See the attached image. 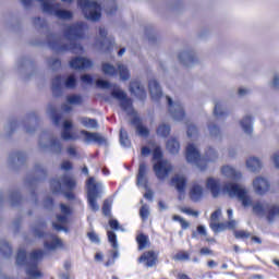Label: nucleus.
I'll list each match as a JSON object with an SVG mask.
<instances>
[{
  "mask_svg": "<svg viewBox=\"0 0 279 279\" xmlns=\"http://www.w3.org/2000/svg\"><path fill=\"white\" fill-rule=\"evenodd\" d=\"M47 45L49 49L56 51V53H62V51H70L71 53H82L84 47L82 44L70 40V44H62L60 37L54 33H49L46 36Z\"/></svg>",
  "mask_w": 279,
  "mask_h": 279,
  "instance_id": "nucleus-1",
  "label": "nucleus"
},
{
  "mask_svg": "<svg viewBox=\"0 0 279 279\" xmlns=\"http://www.w3.org/2000/svg\"><path fill=\"white\" fill-rule=\"evenodd\" d=\"M35 175L28 174L25 179V184L28 186L31 191L32 199L35 206H38V193H36V187L39 182H45L47 180V170L40 166V163H36L34 166Z\"/></svg>",
  "mask_w": 279,
  "mask_h": 279,
  "instance_id": "nucleus-2",
  "label": "nucleus"
},
{
  "mask_svg": "<svg viewBox=\"0 0 279 279\" xmlns=\"http://www.w3.org/2000/svg\"><path fill=\"white\" fill-rule=\"evenodd\" d=\"M86 189L88 206L93 213H97L99 210V204H97V199H101V195L104 193V183L96 182L95 178L90 177L86 181Z\"/></svg>",
  "mask_w": 279,
  "mask_h": 279,
  "instance_id": "nucleus-3",
  "label": "nucleus"
},
{
  "mask_svg": "<svg viewBox=\"0 0 279 279\" xmlns=\"http://www.w3.org/2000/svg\"><path fill=\"white\" fill-rule=\"evenodd\" d=\"M77 5L81 8L83 16L86 19V21L97 23V21L101 19V4H99L97 1L78 0Z\"/></svg>",
  "mask_w": 279,
  "mask_h": 279,
  "instance_id": "nucleus-4",
  "label": "nucleus"
},
{
  "mask_svg": "<svg viewBox=\"0 0 279 279\" xmlns=\"http://www.w3.org/2000/svg\"><path fill=\"white\" fill-rule=\"evenodd\" d=\"M62 84L64 88L73 89L77 86V77L74 74H71L69 76L57 75L52 78L51 90L53 97H62Z\"/></svg>",
  "mask_w": 279,
  "mask_h": 279,
  "instance_id": "nucleus-5",
  "label": "nucleus"
},
{
  "mask_svg": "<svg viewBox=\"0 0 279 279\" xmlns=\"http://www.w3.org/2000/svg\"><path fill=\"white\" fill-rule=\"evenodd\" d=\"M222 191L228 193L230 197H238L244 208L252 206V198L247 195V190L241 187L238 183H227L223 185Z\"/></svg>",
  "mask_w": 279,
  "mask_h": 279,
  "instance_id": "nucleus-6",
  "label": "nucleus"
},
{
  "mask_svg": "<svg viewBox=\"0 0 279 279\" xmlns=\"http://www.w3.org/2000/svg\"><path fill=\"white\" fill-rule=\"evenodd\" d=\"M45 257V251L35 250L29 254L28 267L25 269L26 276L31 278H43V271L38 269V262Z\"/></svg>",
  "mask_w": 279,
  "mask_h": 279,
  "instance_id": "nucleus-7",
  "label": "nucleus"
},
{
  "mask_svg": "<svg viewBox=\"0 0 279 279\" xmlns=\"http://www.w3.org/2000/svg\"><path fill=\"white\" fill-rule=\"evenodd\" d=\"M136 184L137 186H143V189H145V199H148V202H154V192L149 190V179L147 178V163H145V161L141 162L138 166Z\"/></svg>",
  "mask_w": 279,
  "mask_h": 279,
  "instance_id": "nucleus-8",
  "label": "nucleus"
},
{
  "mask_svg": "<svg viewBox=\"0 0 279 279\" xmlns=\"http://www.w3.org/2000/svg\"><path fill=\"white\" fill-rule=\"evenodd\" d=\"M50 143H44L43 141H49ZM38 145L40 149H50L52 154H56L57 156H60L62 154V143L58 138H51V134L49 131H43L39 135V142Z\"/></svg>",
  "mask_w": 279,
  "mask_h": 279,
  "instance_id": "nucleus-9",
  "label": "nucleus"
},
{
  "mask_svg": "<svg viewBox=\"0 0 279 279\" xmlns=\"http://www.w3.org/2000/svg\"><path fill=\"white\" fill-rule=\"evenodd\" d=\"M86 29H88V24L85 22H76L65 28L64 38H66V40H82Z\"/></svg>",
  "mask_w": 279,
  "mask_h": 279,
  "instance_id": "nucleus-10",
  "label": "nucleus"
},
{
  "mask_svg": "<svg viewBox=\"0 0 279 279\" xmlns=\"http://www.w3.org/2000/svg\"><path fill=\"white\" fill-rule=\"evenodd\" d=\"M99 36L100 38H104V40L96 39L95 47L99 48L104 53H109V51H112L114 47V37H108V31H106L104 27L99 28Z\"/></svg>",
  "mask_w": 279,
  "mask_h": 279,
  "instance_id": "nucleus-11",
  "label": "nucleus"
},
{
  "mask_svg": "<svg viewBox=\"0 0 279 279\" xmlns=\"http://www.w3.org/2000/svg\"><path fill=\"white\" fill-rule=\"evenodd\" d=\"M61 182L63 184V187L66 189V191L63 190L61 195H63L69 202L75 201V193H73V191H75L77 186V182L75 181V179H73L69 174H63Z\"/></svg>",
  "mask_w": 279,
  "mask_h": 279,
  "instance_id": "nucleus-12",
  "label": "nucleus"
},
{
  "mask_svg": "<svg viewBox=\"0 0 279 279\" xmlns=\"http://www.w3.org/2000/svg\"><path fill=\"white\" fill-rule=\"evenodd\" d=\"M167 101H168L170 117H172L174 121H184V118L186 117L184 107L178 101L173 102V99H171V97L169 96H167Z\"/></svg>",
  "mask_w": 279,
  "mask_h": 279,
  "instance_id": "nucleus-13",
  "label": "nucleus"
},
{
  "mask_svg": "<svg viewBox=\"0 0 279 279\" xmlns=\"http://www.w3.org/2000/svg\"><path fill=\"white\" fill-rule=\"evenodd\" d=\"M111 97L120 101V108L121 110H124V112H128V110L132 109V98H129L128 94H125L121 88H113L111 90Z\"/></svg>",
  "mask_w": 279,
  "mask_h": 279,
  "instance_id": "nucleus-14",
  "label": "nucleus"
},
{
  "mask_svg": "<svg viewBox=\"0 0 279 279\" xmlns=\"http://www.w3.org/2000/svg\"><path fill=\"white\" fill-rule=\"evenodd\" d=\"M22 124L26 134H34V132H36V128L40 125V118L36 114V112H31L26 114Z\"/></svg>",
  "mask_w": 279,
  "mask_h": 279,
  "instance_id": "nucleus-15",
  "label": "nucleus"
},
{
  "mask_svg": "<svg viewBox=\"0 0 279 279\" xmlns=\"http://www.w3.org/2000/svg\"><path fill=\"white\" fill-rule=\"evenodd\" d=\"M27 161V154L24 151H13L9 155V167L14 171L23 167Z\"/></svg>",
  "mask_w": 279,
  "mask_h": 279,
  "instance_id": "nucleus-16",
  "label": "nucleus"
},
{
  "mask_svg": "<svg viewBox=\"0 0 279 279\" xmlns=\"http://www.w3.org/2000/svg\"><path fill=\"white\" fill-rule=\"evenodd\" d=\"M178 58L180 64H182L183 66H193V64H197V62H199L197 56H195V50L193 49L180 52Z\"/></svg>",
  "mask_w": 279,
  "mask_h": 279,
  "instance_id": "nucleus-17",
  "label": "nucleus"
},
{
  "mask_svg": "<svg viewBox=\"0 0 279 279\" xmlns=\"http://www.w3.org/2000/svg\"><path fill=\"white\" fill-rule=\"evenodd\" d=\"M153 171L157 180H165L171 172V167H167V161H156L153 165Z\"/></svg>",
  "mask_w": 279,
  "mask_h": 279,
  "instance_id": "nucleus-18",
  "label": "nucleus"
},
{
  "mask_svg": "<svg viewBox=\"0 0 279 279\" xmlns=\"http://www.w3.org/2000/svg\"><path fill=\"white\" fill-rule=\"evenodd\" d=\"M138 263H143L144 267H155L158 264V256L155 251H145L138 258Z\"/></svg>",
  "mask_w": 279,
  "mask_h": 279,
  "instance_id": "nucleus-19",
  "label": "nucleus"
},
{
  "mask_svg": "<svg viewBox=\"0 0 279 279\" xmlns=\"http://www.w3.org/2000/svg\"><path fill=\"white\" fill-rule=\"evenodd\" d=\"M69 64L70 69H74V71H84V69L93 66V61L84 57H74Z\"/></svg>",
  "mask_w": 279,
  "mask_h": 279,
  "instance_id": "nucleus-20",
  "label": "nucleus"
},
{
  "mask_svg": "<svg viewBox=\"0 0 279 279\" xmlns=\"http://www.w3.org/2000/svg\"><path fill=\"white\" fill-rule=\"evenodd\" d=\"M129 88L130 93H132V95H135V97L140 99V101H145V99H147V92H145V87L142 86L141 81H132Z\"/></svg>",
  "mask_w": 279,
  "mask_h": 279,
  "instance_id": "nucleus-21",
  "label": "nucleus"
},
{
  "mask_svg": "<svg viewBox=\"0 0 279 279\" xmlns=\"http://www.w3.org/2000/svg\"><path fill=\"white\" fill-rule=\"evenodd\" d=\"M81 134L85 136V143H97L98 145H106L108 143V140L99 135V133H90L86 130H82Z\"/></svg>",
  "mask_w": 279,
  "mask_h": 279,
  "instance_id": "nucleus-22",
  "label": "nucleus"
},
{
  "mask_svg": "<svg viewBox=\"0 0 279 279\" xmlns=\"http://www.w3.org/2000/svg\"><path fill=\"white\" fill-rule=\"evenodd\" d=\"M148 89L150 93V97L153 101H160L162 98V87H160V83L156 80H150L148 82Z\"/></svg>",
  "mask_w": 279,
  "mask_h": 279,
  "instance_id": "nucleus-23",
  "label": "nucleus"
},
{
  "mask_svg": "<svg viewBox=\"0 0 279 279\" xmlns=\"http://www.w3.org/2000/svg\"><path fill=\"white\" fill-rule=\"evenodd\" d=\"M202 158V154H199V150H197V147H195V144H189L185 151V160L186 162H190V165H195L197 160Z\"/></svg>",
  "mask_w": 279,
  "mask_h": 279,
  "instance_id": "nucleus-24",
  "label": "nucleus"
},
{
  "mask_svg": "<svg viewBox=\"0 0 279 279\" xmlns=\"http://www.w3.org/2000/svg\"><path fill=\"white\" fill-rule=\"evenodd\" d=\"M131 125L136 129V132L140 136L147 138L149 136V129L143 124V120L138 116H134L131 119Z\"/></svg>",
  "mask_w": 279,
  "mask_h": 279,
  "instance_id": "nucleus-25",
  "label": "nucleus"
},
{
  "mask_svg": "<svg viewBox=\"0 0 279 279\" xmlns=\"http://www.w3.org/2000/svg\"><path fill=\"white\" fill-rule=\"evenodd\" d=\"M253 186L257 195H265L269 191V181L263 177H258L253 181Z\"/></svg>",
  "mask_w": 279,
  "mask_h": 279,
  "instance_id": "nucleus-26",
  "label": "nucleus"
},
{
  "mask_svg": "<svg viewBox=\"0 0 279 279\" xmlns=\"http://www.w3.org/2000/svg\"><path fill=\"white\" fill-rule=\"evenodd\" d=\"M171 186H174V189L180 193V195L186 193V178L175 174L171 181Z\"/></svg>",
  "mask_w": 279,
  "mask_h": 279,
  "instance_id": "nucleus-27",
  "label": "nucleus"
},
{
  "mask_svg": "<svg viewBox=\"0 0 279 279\" xmlns=\"http://www.w3.org/2000/svg\"><path fill=\"white\" fill-rule=\"evenodd\" d=\"M206 187L210 191L213 197H219V194L221 193V183L219 180H216L213 177L208 178Z\"/></svg>",
  "mask_w": 279,
  "mask_h": 279,
  "instance_id": "nucleus-28",
  "label": "nucleus"
},
{
  "mask_svg": "<svg viewBox=\"0 0 279 279\" xmlns=\"http://www.w3.org/2000/svg\"><path fill=\"white\" fill-rule=\"evenodd\" d=\"M49 184L52 195H62V193H64V187H62V185L64 186V184L62 183V181H60V179L52 178L50 179Z\"/></svg>",
  "mask_w": 279,
  "mask_h": 279,
  "instance_id": "nucleus-29",
  "label": "nucleus"
},
{
  "mask_svg": "<svg viewBox=\"0 0 279 279\" xmlns=\"http://www.w3.org/2000/svg\"><path fill=\"white\" fill-rule=\"evenodd\" d=\"M9 202L12 208H19L23 203V195L19 190H12L9 194Z\"/></svg>",
  "mask_w": 279,
  "mask_h": 279,
  "instance_id": "nucleus-30",
  "label": "nucleus"
},
{
  "mask_svg": "<svg viewBox=\"0 0 279 279\" xmlns=\"http://www.w3.org/2000/svg\"><path fill=\"white\" fill-rule=\"evenodd\" d=\"M45 228H47V221L39 219L36 221L35 226L32 227V232L35 236H38V239H43L45 236Z\"/></svg>",
  "mask_w": 279,
  "mask_h": 279,
  "instance_id": "nucleus-31",
  "label": "nucleus"
},
{
  "mask_svg": "<svg viewBox=\"0 0 279 279\" xmlns=\"http://www.w3.org/2000/svg\"><path fill=\"white\" fill-rule=\"evenodd\" d=\"M204 197V189H202V185L195 184L191 187L190 190V198L194 202L197 203L199 199Z\"/></svg>",
  "mask_w": 279,
  "mask_h": 279,
  "instance_id": "nucleus-32",
  "label": "nucleus"
},
{
  "mask_svg": "<svg viewBox=\"0 0 279 279\" xmlns=\"http://www.w3.org/2000/svg\"><path fill=\"white\" fill-rule=\"evenodd\" d=\"M240 125L245 134H252L254 125V117L246 116L240 121Z\"/></svg>",
  "mask_w": 279,
  "mask_h": 279,
  "instance_id": "nucleus-33",
  "label": "nucleus"
},
{
  "mask_svg": "<svg viewBox=\"0 0 279 279\" xmlns=\"http://www.w3.org/2000/svg\"><path fill=\"white\" fill-rule=\"evenodd\" d=\"M15 264L17 267H29V260H27V251L25 250H19L16 257H15Z\"/></svg>",
  "mask_w": 279,
  "mask_h": 279,
  "instance_id": "nucleus-34",
  "label": "nucleus"
},
{
  "mask_svg": "<svg viewBox=\"0 0 279 279\" xmlns=\"http://www.w3.org/2000/svg\"><path fill=\"white\" fill-rule=\"evenodd\" d=\"M221 173L231 180H241V172H236V170L230 166H223L221 168Z\"/></svg>",
  "mask_w": 279,
  "mask_h": 279,
  "instance_id": "nucleus-35",
  "label": "nucleus"
},
{
  "mask_svg": "<svg viewBox=\"0 0 279 279\" xmlns=\"http://www.w3.org/2000/svg\"><path fill=\"white\" fill-rule=\"evenodd\" d=\"M246 167L252 171L253 173H256L263 169V163L260 160L256 157H251L246 160Z\"/></svg>",
  "mask_w": 279,
  "mask_h": 279,
  "instance_id": "nucleus-36",
  "label": "nucleus"
},
{
  "mask_svg": "<svg viewBox=\"0 0 279 279\" xmlns=\"http://www.w3.org/2000/svg\"><path fill=\"white\" fill-rule=\"evenodd\" d=\"M166 148L172 155L180 154V142L175 137H170L166 143Z\"/></svg>",
  "mask_w": 279,
  "mask_h": 279,
  "instance_id": "nucleus-37",
  "label": "nucleus"
},
{
  "mask_svg": "<svg viewBox=\"0 0 279 279\" xmlns=\"http://www.w3.org/2000/svg\"><path fill=\"white\" fill-rule=\"evenodd\" d=\"M48 112L52 119V123H54V125H60V121H62V114L58 113V109H56V106H53L52 104L48 105Z\"/></svg>",
  "mask_w": 279,
  "mask_h": 279,
  "instance_id": "nucleus-38",
  "label": "nucleus"
},
{
  "mask_svg": "<svg viewBox=\"0 0 279 279\" xmlns=\"http://www.w3.org/2000/svg\"><path fill=\"white\" fill-rule=\"evenodd\" d=\"M54 16H57V19H60L61 21H71L73 19V11L60 9V7H58Z\"/></svg>",
  "mask_w": 279,
  "mask_h": 279,
  "instance_id": "nucleus-39",
  "label": "nucleus"
},
{
  "mask_svg": "<svg viewBox=\"0 0 279 279\" xmlns=\"http://www.w3.org/2000/svg\"><path fill=\"white\" fill-rule=\"evenodd\" d=\"M0 254L3 258H10L12 256V246L5 240H0Z\"/></svg>",
  "mask_w": 279,
  "mask_h": 279,
  "instance_id": "nucleus-40",
  "label": "nucleus"
},
{
  "mask_svg": "<svg viewBox=\"0 0 279 279\" xmlns=\"http://www.w3.org/2000/svg\"><path fill=\"white\" fill-rule=\"evenodd\" d=\"M157 136H160L161 138H168L169 134H171V125L169 124H159L156 129Z\"/></svg>",
  "mask_w": 279,
  "mask_h": 279,
  "instance_id": "nucleus-41",
  "label": "nucleus"
},
{
  "mask_svg": "<svg viewBox=\"0 0 279 279\" xmlns=\"http://www.w3.org/2000/svg\"><path fill=\"white\" fill-rule=\"evenodd\" d=\"M136 243H137V250L141 252L149 245V235H146L145 233H140L136 236Z\"/></svg>",
  "mask_w": 279,
  "mask_h": 279,
  "instance_id": "nucleus-42",
  "label": "nucleus"
},
{
  "mask_svg": "<svg viewBox=\"0 0 279 279\" xmlns=\"http://www.w3.org/2000/svg\"><path fill=\"white\" fill-rule=\"evenodd\" d=\"M101 71L104 75H109V77H114V75L119 73V70L116 69V66L110 63H102Z\"/></svg>",
  "mask_w": 279,
  "mask_h": 279,
  "instance_id": "nucleus-43",
  "label": "nucleus"
},
{
  "mask_svg": "<svg viewBox=\"0 0 279 279\" xmlns=\"http://www.w3.org/2000/svg\"><path fill=\"white\" fill-rule=\"evenodd\" d=\"M120 145L126 148L132 147V141H130V135L125 129H120Z\"/></svg>",
  "mask_w": 279,
  "mask_h": 279,
  "instance_id": "nucleus-44",
  "label": "nucleus"
},
{
  "mask_svg": "<svg viewBox=\"0 0 279 279\" xmlns=\"http://www.w3.org/2000/svg\"><path fill=\"white\" fill-rule=\"evenodd\" d=\"M145 37L147 38L148 43H156L158 38L156 37V31L154 29V26L148 25L144 29Z\"/></svg>",
  "mask_w": 279,
  "mask_h": 279,
  "instance_id": "nucleus-45",
  "label": "nucleus"
},
{
  "mask_svg": "<svg viewBox=\"0 0 279 279\" xmlns=\"http://www.w3.org/2000/svg\"><path fill=\"white\" fill-rule=\"evenodd\" d=\"M66 101L71 106H82V104H84V98H82V95L72 94L66 97Z\"/></svg>",
  "mask_w": 279,
  "mask_h": 279,
  "instance_id": "nucleus-46",
  "label": "nucleus"
},
{
  "mask_svg": "<svg viewBox=\"0 0 279 279\" xmlns=\"http://www.w3.org/2000/svg\"><path fill=\"white\" fill-rule=\"evenodd\" d=\"M118 71H119L120 80H122V82H128V80H130V70L128 69L126 65L119 64Z\"/></svg>",
  "mask_w": 279,
  "mask_h": 279,
  "instance_id": "nucleus-47",
  "label": "nucleus"
},
{
  "mask_svg": "<svg viewBox=\"0 0 279 279\" xmlns=\"http://www.w3.org/2000/svg\"><path fill=\"white\" fill-rule=\"evenodd\" d=\"M208 131L210 136H213V138H218V136H221V129L219 128V125L209 122L207 124Z\"/></svg>",
  "mask_w": 279,
  "mask_h": 279,
  "instance_id": "nucleus-48",
  "label": "nucleus"
},
{
  "mask_svg": "<svg viewBox=\"0 0 279 279\" xmlns=\"http://www.w3.org/2000/svg\"><path fill=\"white\" fill-rule=\"evenodd\" d=\"M81 123L82 125H84V128H99V123L97 122V119H93V118H86L83 117L81 118Z\"/></svg>",
  "mask_w": 279,
  "mask_h": 279,
  "instance_id": "nucleus-49",
  "label": "nucleus"
},
{
  "mask_svg": "<svg viewBox=\"0 0 279 279\" xmlns=\"http://www.w3.org/2000/svg\"><path fill=\"white\" fill-rule=\"evenodd\" d=\"M276 216L279 217V206L272 205L267 211L266 219L269 221V223H271V221L276 219Z\"/></svg>",
  "mask_w": 279,
  "mask_h": 279,
  "instance_id": "nucleus-50",
  "label": "nucleus"
},
{
  "mask_svg": "<svg viewBox=\"0 0 279 279\" xmlns=\"http://www.w3.org/2000/svg\"><path fill=\"white\" fill-rule=\"evenodd\" d=\"M47 64L52 71H60L62 66V61L60 59L49 58L47 60Z\"/></svg>",
  "mask_w": 279,
  "mask_h": 279,
  "instance_id": "nucleus-51",
  "label": "nucleus"
},
{
  "mask_svg": "<svg viewBox=\"0 0 279 279\" xmlns=\"http://www.w3.org/2000/svg\"><path fill=\"white\" fill-rule=\"evenodd\" d=\"M209 228H211L213 232H215L216 234L228 230V226H226V222H210Z\"/></svg>",
  "mask_w": 279,
  "mask_h": 279,
  "instance_id": "nucleus-52",
  "label": "nucleus"
},
{
  "mask_svg": "<svg viewBox=\"0 0 279 279\" xmlns=\"http://www.w3.org/2000/svg\"><path fill=\"white\" fill-rule=\"evenodd\" d=\"M221 102H216L215 104V107H214V116L217 118V119H221L223 117H228V111H223L221 110Z\"/></svg>",
  "mask_w": 279,
  "mask_h": 279,
  "instance_id": "nucleus-53",
  "label": "nucleus"
},
{
  "mask_svg": "<svg viewBox=\"0 0 279 279\" xmlns=\"http://www.w3.org/2000/svg\"><path fill=\"white\" fill-rule=\"evenodd\" d=\"M205 158H207V160L209 162H215V160H217V158H219V156L217 155V150H215V148L208 147L205 150Z\"/></svg>",
  "mask_w": 279,
  "mask_h": 279,
  "instance_id": "nucleus-54",
  "label": "nucleus"
},
{
  "mask_svg": "<svg viewBox=\"0 0 279 279\" xmlns=\"http://www.w3.org/2000/svg\"><path fill=\"white\" fill-rule=\"evenodd\" d=\"M233 236L238 240L245 241V239H250V236H252V233L245 230H234Z\"/></svg>",
  "mask_w": 279,
  "mask_h": 279,
  "instance_id": "nucleus-55",
  "label": "nucleus"
},
{
  "mask_svg": "<svg viewBox=\"0 0 279 279\" xmlns=\"http://www.w3.org/2000/svg\"><path fill=\"white\" fill-rule=\"evenodd\" d=\"M108 241L113 250H119V242L117 241V233L114 231H107Z\"/></svg>",
  "mask_w": 279,
  "mask_h": 279,
  "instance_id": "nucleus-56",
  "label": "nucleus"
},
{
  "mask_svg": "<svg viewBox=\"0 0 279 279\" xmlns=\"http://www.w3.org/2000/svg\"><path fill=\"white\" fill-rule=\"evenodd\" d=\"M29 64L31 66H34V61L29 59V57H22L17 61V69L21 71L22 69H25V65Z\"/></svg>",
  "mask_w": 279,
  "mask_h": 279,
  "instance_id": "nucleus-57",
  "label": "nucleus"
},
{
  "mask_svg": "<svg viewBox=\"0 0 279 279\" xmlns=\"http://www.w3.org/2000/svg\"><path fill=\"white\" fill-rule=\"evenodd\" d=\"M102 215L105 217H112V204L108 199H105L102 203Z\"/></svg>",
  "mask_w": 279,
  "mask_h": 279,
  "instance_id": "nucleus-58",
  "label": "nucleus"
},
{
  "mask_svg": "<svg viewBox=\"0 0 279 279\" xmlns=\"http://www.w3.org/2000/svg\"><path fill=\"white\" fill-rule=\"evenodd\" d=\"M44 245L46 250H56L57 247H62V240L57 238L52 242H45Z\"/></svg>",
  "mask_w": 279,
  "mask_h": 279,
  "instance_id": "nucleus-59",
  "label": "nucleus"
},
{
  "mask_svg": "<svg viewBox=\"0 0 279 279\" xmlns=\"http://www.w3.org/2000/svg\"><path fill=\"white\" fill-rule=\"evenodd\" d=\"M33 25L37 29H45V27L47 26V21L41 17H34Z\"/></svg>",
  "mask_w": 279,
  "mask_h": 279,
  "instance_id": "nucleus-60",
  "label": "nucleus"
},
{
  "mask_svg": "<svg viewBox=\"0 0 279 279\" xmlns=\"http://www.w3.org/2000/svg\"><path fill=\"white\" fill-rule=\"evenodd\" d=\"M162 156V148H160V146L155 147L153 150V160H156L157 162L165 161Z\"/></svg>",
  "mask_w": 279,
  "mask_h": 279,
  "instance_id": "nucleus-61",
  "label": "nucleus"
},
{
  "mask_svg": "<svg viewBox=\"0 0 279 279\" xmlns=\"http://www.w3.org/2000/svg\"><path fill=\"white\" fill-rule=\"evenodd\" d=\"M109 228H111V230H121V232H125V229L123 227H121V225L119 223V220L112 218L109 220Z\"/></svg>",
  "mask_w": 279,
  "mask_h": 279,
  "instance_id": "nucleus-62",
  "label": "nucleus"
},
{
  "mask_svg": "<svg viewBox=\"0 0 279 279\" xmlns=\"http://www.w3.org/2000/svg\"><path fill=\"white\" fill-rule=\"evenodd\" d=\"M61 138H63V141H77V136H75L72 131H62Z\"/></svg>",
  "mask_w": 279,
  "mask_h": 279,
  "instance_id": "nucleus-63",
  "label": "nucleus"
},
{
  "mask_svg": "<svg viewBox=\"0 0 279 279\" xmlns=\"http://www.w3.org/2000/svg\"><path fill=\"white\" fill-rule=\"evenodd\" d=\"M253 213L254 215L260 216L265 215V206L260 204L259 202L253 205Z\"/></svg>",
  "mask_w": 279,
  "mask_h": 279,
  "instance_id": "nucleus-64",
  "label": "nucleus"
}]
</instances>
